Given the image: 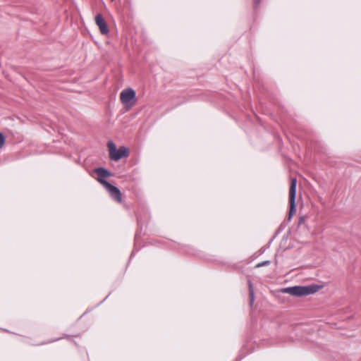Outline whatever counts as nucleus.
Instances as JSON below:
<instances>
[{
  "instance_id": "423d86ee",
  "label": "nucleus",
  "mask_w": 361,
  "mask_h": 361,
  "mask_svg": "<svg viewBox=\"0 0 361 361\" xmlns=\"http://www.w3.org/2000/svg\"><path fill=\"white\" fill-rule=\"evenodd\" d=\"M106 191L109 193L110 196L117 202H121V192L119 188L111 183L104 182V184L102 185Z\"/></svg>"
},
{
  "instance_id": "20e7f679",
  "label": "nucleus",
  "mask_w": 361,
  "mask_h": 361,
  "mask_svg": "<svg viewBox=\"0 0 361 361\" xmlns=\"http://www.w3.org/2000/svg\"><path fill=\"white\" fill-rule=\"evenodd\" d=\"M106 191L109 193L110 196L117 202H121V192L119 188L111 183L104 182V184L102 185Z\"/></svg>"
},
{
  "instance_id": "412c9836",
  "label": "nucleus",
  "mask_w": 361,
  "mask_h": 361,
  "mask_svg": "<svg viewBox=\"0 0 361 361\" xmlns=\"http://www.w3.org/2000/svg\"><path fill=\"white\" fill-rule=\"evenodd\" d=\"M265 250H266L265 248L262 249V253L264 252H265Z\"/></svg>"
},
{
  "instance_id": "a211bd4d",
  "label": "nucleus",
  "mask_w": 361,
  "mask_h": 361,
  "mask_svg": "<svg viewBox=\"0 0 361 361\" xmlns=\"http://www.w3.org/2000/svg\"><path fill=\"white\" fill-rule=\"evenodd\" d=\"M109 295H110V293H109V295H108L105 298H104V300H103L102 301H101V302L98 304V305H101L102 302H104L107 299V298H108Z\"/></svg>"
},
{
  "instance_id": "0eeeda50",
  "label": "nucleus",
  "mask_w": 361,
  "mask_h": 361,
  "mask_svg": "<svg viewBox=\"0 0 361 361\" xmlns=\"http://www.w3.org/2000/svg\"><path fill=\"white\" fill-rule=\"evenodd\" d=\"M95 23L102 35H107L109 32L107 23L101 13H98L95 16Z\"/></svg>"
},
{
  "instance_id": "4be33fe9",
  "label": "nucleus",
  "mask_w": 361,
  "mask_h": 361,
  "mask_svg": "<svg viewBox=\"0 0 361 361\" xmlns=\"http://www.w3.org/2000/svg\"><path fill=\"white\" fill-rule=\"evenodd\" d=\"M137 235L136 234L135 236V240H137Z\"/></svg>"
},
{
  "instance_id": "39448f33",
  "label": "nucleus",
  "mask_w": 361,
  "mask_h": 361,
  "mask_svg": "<svg viewBox=\"0 0 361 361\" xmlns=\"http://www.w3.org/2000/svg\"><path fill=\"white\" fill-rule=\"evenodd\" d=\"M106 191L109 193L110 196L117 202H121V192L119 188L111 183L104 182V184L102 185Z\"/></svg>"
},
{
  "instance_id": "f257e3e1",
  "label": "nucleus",
  "mask_w": 361,
  "mask_h": 361,
  "mask_svg": "<svg viewBox=\"0 0 361 361\" xmlns=\"http://www.w3.org/2000/svg\"><path fill=\"white\" fill-rule=\"evenodd\" d=\"M322 286L312 283L308 286H295L284 289V292L294 296H306L317 293Z\"/></svg>"
},
{
  "instance_id": "dca6fc26",
  "label": "nucleus",
  "mask_w": 361,
  "mask_h": 361,
  "mask_svg": "<svg viewBox=\"0 0 361 361\" xmlns=\"http://www.w3.org/2000/svg\"><path fill=\"white\" fill-rule=\"evenodd\" d=\"M254 1V8L257 9L261 3V0H253Z\"/></svg>"
},
{
  "instance_id": "6e6552de",
  "label": "nucleus",
  "mask_w": 361,
  "mask_h": 361,
  "mask_svg": "<svg viewBox=\"0 0 361 361\" xmlns=\"http://www.w3.org/2000/svg\"><path fill=\"white\" fill-rule=\"evenodd\" d=\"M94 172L97 174V180L101 185L104 184V182H108L105 178L111 176V172L104 167H99L95 169Z\"/></svg>"
},
{
  "instance_id": "aec40b11",
  "label": "nucleus",
  "mask_w": 361,
  "mask_h": 361,
  "mask_svg": "<svg viewBox=\"0 0 361 361\" xmlns=\"http://www.w3.org/2000/svg\"><path fill=\"white\" fill-rule=\"evenodd\" d=\"M59 339H61V338H59L54 339L53 341H51L49 343L54 342V341H59Z\"/></svg>"
},
{
  "instance_id": "6ab92c4d",
  "label": "nucleus",
  "mask_w": 361,
  "mask_h": 361,
  "mask_svg": "<svg viewBox=\"0 0 361 361\" xmlns=\"http://www.w3.org/2000/svg\"><path fill=\"white\" fill-rule=\"evenodd\" d=\"M135 250H133L132 253H131V255H130V258H132L135 255Z\"/></svg>"
},
{
  "instance_id": "1a4fd4ad",
  "label": "nucleus",
  "mask_w": 361,
  "mask_h": 361,
  "mask_svg": "<svg viewBox=\"0 0 361 361\" xmlns=\"http://www.w3.org/2000/svg\"><path fill=\"white\" fill-rule=\"evenodd\" d=\"M129 156V150L125 146H121L116 151L114 155L111 157V159L114 161H119L123 158L127 157Z\"/></svg>"
},
{
  "instance_id": "f8f14e48",
  "label": "nucleus",
  "mask_w": 361,
  "mask_h": 361,
  "mask_svg": "<svg viewBox=\"0 0 361 361\" xmlns=\"http://www.w3.org/2000/svg\"><path fill=\"white\" fill-rule=\"evenodd\" d=\"M107 145H108L109 151V157L111 158L114 155V154L116 152V151L117 150V148H116L115 143L111 140L108 142Z\"/></svg>"
},
{
  "instance_id": "4468645a",
  "label": "nucleus",
  "mask_w": 361,
  "mask_h": 361,
  "mask_svg": "<svg viewBox=\"0 0 361 361\" xmlns=\"http://www.w3.org/2000/svg\"><path fill=\"white\" fill-rule=\"evenodd\" d=\"M6 142V136L3 133H0V148H1Z\"/></svg>"
},
{
  "instance_id": "2eb2a0df",
  "label": "nucleus",
  "mask_w": 361,
  "mask_h": 361,
  "mask_svg": "<svg viewBox=\"0 0 361 361\" xmlns=\"http://www.w3.org/2000/svg\"><path fill=\"white\" fill-rule=\"evenodd\" d=\"M184 252H187L188 254H195V250L192 247H190L189 246H185L184 247Z\"/></svg>"
},
{
  "instance_id": "f03ea898",
  "label": "nucleus",
  "mask_w": 361,
  "mask_h": 361,
  "mask_svg": "<svg viewBox=\"0 0 361 361\" xmlns=\"http://www.w3.org/2000/svg\"><path fill=\"white\" fill-rule=\"evenodd\" d=\"M296 190H297V179L293 178L290 183V187L289 190V203H290V209L288 213V221H290L293 216L296 212V204H295V198H296Z\"/></svg>"
},
{
  "instance_id": "9d476101",
  "label": "nucleus",
  "mask_w": 361,
  "mask_h": 361,
  "mask_svg": "<svg viewBox=\"0 0 361 361\" xmlns=\"http://www.w3.org/2000/svg\"><path fill=\"white\" fill-rule=\"evenodd\" d=\"M248 287H249V295H250V305L252 306L255 301V295L253 286L251 280H248Z\"/></svg>"
},
{
  "instance_id": "f3484780",
  "label": "nucleus",
  "mask_w": 361,
  "mask_h": 361,
  "mask_svg": "<svg viewBox=\"0 0 361 361\" xmlns=\"http://www.w3.org/2000/svg\"><path fill=\"white\" fill-rule=\"evenodd\" d=\"M244 357H245V355H242L241 354H239V355L236 358L235 361H240Z\"/></svg>"
},
{
  "instance_id": "ddd939ff",
  "label": "nucleus",
  "mask_w": 361,
  "mask_h": 361,
  "mask_svg": "<svg viewBox=\"0 0 361 361\" xmlns=\"http://www.w3.org/2000/svg\"><path fill=\"white\" fill-rule=\"evenodd\" d=\"M270 264H271V261L270 260H265V261H263V262H261L258 263L256 265V267L259 268V267H262L269 266Z\"/></svg>"
},
{
  "instance_id": "7ed1b4c3",
  "label": "nucleus",
  "mask_w": 361,
  "mask_h": 361,
  "mask_svg": "<svg viewBox=\"0 0 361 361\" xmlns=\"http://www.w3.org/2000/svg\"><path fill=\"white\" fill-rule=\"evenodd\" d=\"M120 98L126 107L131 108L136 101V92L133 88H126L121 92Z\"/></svg>"
},
{
  "instance_id": "9b49d317",
  "label": "nucleus",
  "mask_w": 361,
  "mask_h": 361,
  "mask_svg": "<svg viewBox=\"0 0 361 361\" xmlns=\"http://www.w3.org/2000/svg\"><path fill=\"white\" fill-rule=\"evenodd\" d=\"M107 145H108L109 151V157L111 158L114 155V154L116 152V151L117 150V148H116L115 143L111 140L108 142Z\"/></svg>"
}]
</instances>
